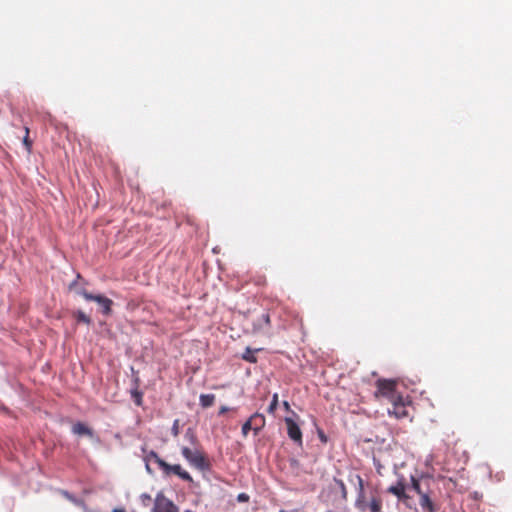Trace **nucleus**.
Listing matches in <instances>:
<instances>
[{
	"label": "nucleus",
	"instance_id": "obj_1",
	"mask_svg": "<svg viewBox=\"0 0 512 512\" xmlns=\"http://www.w3.org/2000/svg\"><path fill=\"white\" fill-rule=\"evenodd\" d=\"M69 288L75 289L76 293L81 295L85 300L96 302L102 308V313L104 315H109L111 313V307L113 305V301L111 299L103 295H93L92 293L88 292L86 289L83 288H77L76 281H73L70 284Z\"/></svg>",
	"mask_w": 512,
	"mask_h": 512
},
{
	"label": "nucleus",
	"instance_id": "obj_2",
	"mask_svg": "<svg viewBox=\"0 0 512 512\" xmlns=\"http://www.w3.org/2000/svg\"><path fill=\"white\" fill-rule=\"evenodd\" d=\"M181 453L189 464L198 470L206 471L210 469V462L206 455L199 450H191L188 447H182Z\"/></svg>",
	"mask_w": 512,
	"mask_h": 512
},
{
	"label": "nucleus",
	"instance_id": "obj_3",
	"mask_svg": "<svg viewBox=\"0 0 512 512\" xmlns=\"http://www.w3.org/2000/svg\"><path fill=\"white\" fill-rule=\"evenodd\" d=\"M377 391L375 392L376 397H384L389 402L399 400L400 394L396 391V382L393 380L379 379L376 382Z\"/></svg>",
	"mask_w": 512,
	"mask_h": 512
},
{
	"label": "nucleus",
	"instance_id": "obj_4",
	"mask_svg": "<svg viewBox=\"0 0 512 512\" xmlns=\"http://www.w3.org/2000/svg\"><path fill=\"white\" fill-rule=\"evenodd\" d=\"M425 493L419 496V504L425 512H437L439 507L432 501L431 495L433 491L431 485L434 483L433 478H427L424 480Z\"/></svg>",
	"mask_w": 512,
	"mask_h": 512
},
{
	"label": "nucleus",
	"instance_id": "obj_5",
	"mask_svg": "<svg viewBox=\"0 0 512 512\" xmlns=\"http://www.w3.org/2000/svg\"><path fill=\"white\" fill-rule=\"evenodd\" d=\"M284 422L287 428L288 437L298 446L303 445L302 431L298 423L292 417H285Z\"/></svg>",
	"mask_w": 512,
	"mask_h": 512
},
{
	"label": "nucleus",
	"instance_id": "obj_6",
	"mask_svg": "<svg viewBox=\"0 0 512 512\" xmlns=\"http://www.w3.org/2000/svg\"><path fill=\"white\" fill-rule=\"evenodd\" d=\"M178 507L162 493H158L152 512H178Z\"/></svg>",
	"mask_w": 512,
	"mask_h": 512
},
{
	"label": "nucleus",
	"instance_id": "obj_7",
	"mask_svg": "<svg viewBox=\"0 0 512 512\" xmlns=\"http://www.w3.org/2000/svg\"><path fill=\"white\" fill-rule=\"evenodd\" d=\"M160 469L163 471V473L166 476L175 474V475L179 476L182 480H185L188 482H192V480H193L191 475L187 471L183 470L181 465H179V464L171 465L165 461L160 464Z\"/></svg>",
	"mask_w": 512,
	"mask_h": 512
},
{
	"label": "nucleus",
	"instance_id": "obj_8",
	"mask_svg": "<svg viewBox=\"0 0 512 512\" xmlns=\"http://www.w3.org/2000/svg\"><path fill=\"white\" fill-rule=\"evenodd\" d=\"M390 403L392 404V408L388 409L390 415H394L397 419L408 416L407 405L402 396L399 397V400Z\"/></svg>",
	"mask_w": 512,
	"mask_h": 512
},
{
	"label": "nucleus",
	"instance_id": "obj_9",
	"mask_svg": "<svg viewBox=\"0 0 512 512\" xmlns=\"http://www.w3.org/2000/svg\"><path fill=\"white\" fill-rule=\"evenodd\" d=\"M389 493L398 497L399 500L406 502L410 497L405 493V484L398 481L396 485H392L387 490Z\"/></svg>",
	"mask_w": 512,
	"mask_h": 512
},
{
	"label": "nucleus",
	"instance_id": "obj_10",
	"mask_svg": "<svg viewBox=\"0 0 512 512\" xmlns=\"http://www.w3.org/2000/svg\"><path fill=\"white\" fill-rule=\"evenodd\" d=\"M250 422L253 425L254 434L257 435L265 427V417L260 413H254L250 418Z\"/></svg>",
	"mask_w": 512,
	"mask_h": 512
},
{
	"label": "nucleus",
	"instance_id": "obj_11",
	"mask_svg": "<svg viewBox=\"0 0 512 512\" xmlns=\"http://www.w3.org/2000/svg\"><path fill=\"white\" fill-rule=\"evenodd\" d=\"M427 478H431L430 476H423L421 478H416L414 476H411V486L412 489L421 496L425 493V483L424 480Z\"/></svg>",
	"mask_w": 512,
	"mask_h": 512
},
{
	"label": "nucleus",
	"instance_id": "obj_12",
	"mask_svg": "<svg viewBox=\"0 0 512 512\" xmlns=\"http://www.w3.org/2000/svg\"><path fill=\"white\" fill-rule=\"evenodd\" d=\"M72 432L79 436L93 437V431L86 424L77 422L72 427Z\"/></svg>",
	"mask_w": 512,
	"mask_h": 512
},
{
	"label": "nucleus",
	"instance_id": "obj_13",
	"mask_svg": "<svg viewBox=\"0 0 512 512\" xmlns=\"http://www.w3.org/2000/svg\"><path fill=\"white\" fill-rule=\"evenodd\" d=\"M270 326H271L270 316H269V314L265 313V314H262L261 317L258 319V322H257L255 328L258 330H264V329L270 328Z\"/></svg>",
	"mask_w": 512,
	"mask_h": 512
},
{
	"label": "nucleus",
	"instance_id": "obj_14",
	"mask_svg": "<svg viewBox=\"0 0 512 512\" xmlns=\"http://www.w3.org/2000/svg\"><path fill=\"white\" fill-rule=\"evenodd\" d=\"M200 405L203 408H208L212 406L215 402V395L214 394H201L199 397Z\"/></svg>",
	"mask_w": 512,
	"mask_h": 512
},
{
	"label": "nucleus",
	"instance_id": "obj_15",
	"mask_svg": "<svg viewBox=\"0 0 512 512\" xmlns=\"http://www.w3.org/2000/svg\"><path fill=\"white\" fill-rule=\"evenodd\" d=\"M382 499L380 497H373L368 505L370 512H382Z\"/></svg>",
	"mask_w": 512,
	"mask_h": 512
},
{
	"label": "nucleus",
	"instance_id": "obj_16",
	"mask_svg": "<svg viewBox=\"0 0 512 512\" xmlns=\"http://www.w3.org/2000/svg\"><path fill=\"white\" fill-rule=\"evenodd\" d=\"M359 479V489H360V494H359V497L358 499L356 500V506L361 509V510H365V505H364V501H363V498H364V493H363V480L361 477H358Z\"/></svg>",
	"mask_w": 512,
	"mask_h": 512
},
{
	"label": "nucleus",
	"instance_id": "obj_17",
	"mask_svg": "<svg viewBox=\"0 0 512 512\" xmlns=\"http://www.w3.org/2000/svg\"><path fill=\"white\" fill-rule=\"evenodd\" d=\"M242 359L249 362V363H256L257 358L255 356V351H253L251 348L247 347L245 352L242 355Z\"/></svg>",
	"mask_w": 512,
	"mask_h": 512
},
{
	"label": "nucleus",
	"instance_id": "obj_18",
	"mask_svg": "<svg viewBox=\"0 0 512 512\" xmlns=\"http://www.w3.org/2000/svg\"><path fill=\"white\" fill-rule=\"evenodd\" d=\"M74 316L76 318V320L78 322H82V323H85L87 325H90L91 324V318L86 315L83 311L81 310H78L77 312L74 313Z\"/></svg>",
	"mask_w": 512,
	"mask_h": 512
},
{
	"label": "nucleus",
	"instance_id": "obj_19",
	"mask_svg": "<svg viewBox=\"0 0 512 512\" xmlns=\"http://www.w3.org/2000/svg\"><path fill=\"white\" fill-rule=\"evenodd\" d=\"M277 406H278V394L275 393L272 396V401H271L270 405L267 408V412L269 414H274L276 409H277Z\"/></svg>",
	"mask_w": 512,
	"mask_h": 512
},
{
	"label": "nucleus",
	"instance_id": "obj_20",
	"mask_svg": "<svg viewBox=\"0 0 512 512\" xmlns=\"http://www.w3.org/2000/svg\"><path fill=\"white\" fill-rule=\"evenodd\" d=\"M131 396L137 406L142 404L143 394L137 388L131 391Z\"/></svg>",
	"mask_w": 512,
	"mask_h": 512
},
{
	"label": "nucleus",
	"instance_id": "obj_21",
	"mask_svg": "<svg viewBox=\"0 0 512 512\" xmlns=\"http://www.w3.org/2000/svg\"><path fill=\"white\" fill-rule=\"evenodd\" d=\"M23 144H24L27 152L30 153L31 149H32V141L29 138V129H28V127H25V136H24V139H23Z\"/></svg>",
	"mask_w": 512,
	"mask_h": 512
},
{
	"label": "nucleus",
	"instance_id": "obj_22",
	"mask_svg": "<svg viewBox=\"0 0 512 512\" xmlns=\"http://www.w3.org/2000/svg\"><path fill=\"white\" fill-rule=\"evenodd\" d=\"M147 460H153L159 467L162 462H165L162 458L159 457V455L154 452L150 451L149 454L146 456Z\"/></svg>",
	"mask_w": 512,
	"mask_h": 512
},
{
	"label": "nucleus",
	"instance_id": "obj_23",
	"mask_svg": "<svg viewBox=\"0 0 512 512\" xmlns=\"http://www.w3.org/2000/svg\"><path fill=\"white\" fill-rule=\"evenodd\" d=\"M250 430H253V425L248 419L243 425H242V435L243 437H247Z\"/></svg>",
	"mask_w": 512,
	"mask_h": 512
},
{
	"label": "nucleus",
	"instance_id": "obj_24",
	"mask_svg": "<svg viewBox=\"0 0 512 512\" xmlns=\"http://www.w3.org/2000/svg\"><path fill=\"white\" fill-rule=\"evenodd\" d=\"M185 437L191 442V443H195L196 440H197V437L195 435V433L193 432V430L191 429H188L186 431V434H185Z\"/></svg>",
	"mask_w": 512,
	"mask_h": 512
},
{
	"label": "nucleus",
	"instance_id": "obj_25",
	"mask_svg": "<svg viewBox=\"0 0 512 512\" xmlns=\"http://www.w3.org/2000/svg\"><path fill=\"white\" fill-rule=\"evenodd\" d=\"M317 434H318L319 440L323 444H326L328 442V437L326 436V434L324 433V431L322 429L318 428L317 429Z\"/></svg>",
	"mask_w": 512,
	"mask_h": 512
},
{
	"label": "nucleus",
	"instance_id": "obj_26",
	"mask_svg": "<svg viewBox=\"0 0 512 512\" xmlns=\"http://www.w3.org/2000/svg\"><path fill=\"white\" fill-rule=\"evenodd\" d=\"M284 409L287 411V412H290L292 413L293 416H295L296 418H298V415L293 411L291 410V407H290V404L288 401H283L282 403Z\"/></svg>",
	"mask_w": 512,
	"mask_h": 512
},
{
	"label": "nucleus",
	"instance_id": "obj_27",
	"mask_svg": "<svg viewBox=\"0 0 512 512\" xmlns=\"http://www.w3.org/2000/svg\"><path fill=\"white\" fill-rule=\"evenodd\" d=\"M248 499H249V496L245 493H241L238 495V501H240V502L248 501Z\"/></svg>",
	"mask_w": 512,
	"mask_h": 512
},
{
	"label": "nucleus",
	"instance_id": "obj_28",
	"mask_svg": "<svg viewBox=\"0 0 512 512\" xmlns=\"http://www.w3.org/2000/svg\"><path fill=\"white\" fill-rule=\"evenodd\" d=\"M338 484H339V486L341 488V491L343 492V494L345 496L346 495V486H345L344 482L342 480H339Z\"/></svg>",
	"mask_w": 512,
	"mask_h": 512
},
{
	"label": "nucleus",
	"instance_id": "obj_29",
	"mask_svg": "<svg viewBox=\"0 0 512 512\" xmlns=\"http://www.w3.org/2000/svg\"><path fill=\"white\" fill-rule=\"evenodd\" d=\"M229 410H230V408H228L227 406H221L220 409H219V415H222V414L226 413Z\"/></svg>",
	"mask_w": 512,
	"mask_h": 512
},
{
	"label": "nucleus",
	"instance_id": "obj_30",
	"mask_svg": "<svg viewBox=\"0 0 512 512\" xmlns=\"http://www.w3.org/2000/svg\"><path fill=\"white\" fill-rule=\"evenodd\" d=\"M178 421L176 420L172 429L173 434L176 436L178 435Z\"/></svg>",
	"mask_w": 512,
	"mask_h": 512
},
{
	"label": "nucleus",
	"instance_id": "obj_31",
	"mask_svg": "<svg viewBox=\"0 0 512 512\" xmlns=\"http://www.w3.org/2000/svg\"><path fill=\"white\" fill-rule=\"evenodd\" d=\"M112 512H125V510L122 508H116Z\"/></svg>",
	"mask_w": 512,
	"mask_h": 512
},
{
	"label": "nucleus",
	"instance_id": "obj_32",
	"mask_svg": "<svg viewBox=\"0 0 512 512\" xmlns=\"http://www.w3.org/2000/svg\"><path fill=\"white\" fill-rule=\"evenodd\" d=\"M184 512H193V511H190V510H186V511H184Z\"/></svg>",
	"mask_w": 512,
	"mask_h": 512
}]
</instances>
